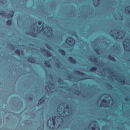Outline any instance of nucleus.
<instances>
[{
    "mask_svg": "<svg viewBox=\"0 0 130 130\" xmlns=\"http://www.w3.org/2000/svg\"><path fill=\"white\" fill-rule=\"evenodd\" d=\"M71 106H64V103L60 104L57 108V111L60 116H53L47 121V125L49 128H61L63 125V119L70 118L73 115V110Z\"/></svg>",
    "mask_w": 130,
    "mask_h": 130,
    "instance_id": "obj_1",
    "label": "nucleus"
},
{
    "mask_svg": "<svg viewBox=\"0 0 130 130\" xmlns=\"http://www.w3.org/2000/svg\"><path fill=\"white\" fill-rule=\"evenodd\" d=\"M32 32H30L29 34L34 37H36V34L39 33H43L45 36L48 37L49 38H52L53 34L52 33V29L50 27H46L44 28V24H42V21H38L32 25L31 26Z\"/></svg>",
    "mask_w": 130,
    "mask_h": 130,
    "instance_id": "obj_2",
    "label": "nucleus"
},
{
    "mask_svg": "<svg viewBox=\"0 0 130 130\" xmlns=\"http://www.w3.org/2000/svg\"><path fill=\"white\" fill-rule=\"evenodd\" d=\"M110 34H111L112 37H114V39H122L124 38L125 36L124 32L121 30L117 31V30L115 28L112 29Z\"/></svg>",
    "mask_w": 130,
    "mask_h": 130,
    "instance_id": "obj_3",
    "label": "nucleus"
},
{
    "mask_svg": "<svg viewBox=\"0 0 130 130\" xmlns=\"http://www.w3.org/2000/svg\"><path fill=\"white\" fill-rule=\"evenodd\" d=\"M85 130H100V127L98 126L97 121H93L86 126Z\"/></svg>",
    "mask_w": 130,
    "mask_h": 130,
    "instance_id": "obj_4",
    "label": "nucleus"
},
{
    "mask_svg": "<svg viewBox=\"0 0 130 130\" xmlns=\"http://www.w3.org/2000/svg\"><path fill=\"white\" fill-rule=\"evenodd\" d=\"M45 90L47 91L48 94L50 95L52 93H55V85L54 83H52V81L49 82V85L45 86Z\"/></svg>",
    "mask_w": 130,
    "mask_h": 130,
    "instance_id": "obj_5",
    "label": "nucleus"
},
{
    "mask_svg": "<svg viewBox=\"0 0 130 130\" xmlns=\"http://www.w3.org/2000/svg\"><path fill=\"white\" fill-rule=\"evenodd\" d=\"M123 45L125 51H130V39H126L123 41Z\"/></svg>",
    "mask_w": 130,
    "mask_h": 130,
    "instance_id": "obj_6",
    "label": "nucleus"
},
{
    "mask_svg": "<svg viewBox=\"0 0 130 130\" xmlns=\"http://www.w3.org/2000/svg\"><path fill=\"white\" fill-rule=\"evenodd\" d=\"M0 15H1V16H3V17H5L6 18H13V16H14V12H12V13H9L7 14L5 12L4 10H0Z\"/></svg>",
    "mask_w": 130,
    "mask_h": 130,
    "instance_id": "obj_7",
    "label": "nucleus"
},
{
    "mask_svg": "<svg viewBox=\"0 0 130 130\" xmlns=\"http://www.w3.org/2000/svg\"><path fill=\"white\" fill-rule=\"evenodd\" d=\"M66 43L68 44V45H70L71 46H73L76 43V41L75 40L71 38H68L66 41Z\"/></svg>",
    "mask_w": 130,
    "mask_h": 130,
    "instance_id": "obj_8",
    "label": "nucleus"
},
{
    "mask_svg": "<svg viewBox=\"0 0 130 130\" xmlns=\"http://www.w3.org/2000/svg\"><path fill=\"white\" fill-rule=\"evenodd\" d=\"M49 100V99L45 96H44L39 101L38 105H40V104H44V103H45L46 102H48Z\"/></svg>",
    "mask_w": 130,
    "mask_h": 130,
    "instance_id": "obj_9",
    "label": "nucleus"
},
{
    "mask_svg": "<svg viewBox=\"0 0 130 130\" xmlns=\"http://www.w3.org/2000/svg\"><path fill=\"white\" fill-rule=\"evenodd\" d=\"M41 52H43L44 53L45 56H48V57H50L51 56V54L50 53V51H48L47 49H41Z\"/></svg>",
    "mask_w": 130,
    "mask_h": 130,
    "instance_id": "obj_10",
    "label": "nucleus"
},
{
    "mask_svg": "<svg viewBox=\"0 0 130 130\" xmlns=\"http://www.w3.org/2000/svg\"><path fill=\"white\" fill-rule=\"evenodd\" d=\"M88 59L89 61H91V62L92 61L93 63H97V62H98V58L96 57H94V58L89 57Z\"/></svg>",
    "mask_w": 130,
    "mask_h": 130,
    "instance_id": "obj_11",
    "label": "nucleus"
},
{
    "mask_svg": "<svg viewBox=\"0 0 130 130\" xmlns=\"http://www.w3.org/2000/svg\"><path fill=\"white\" fill-rule=\"evenodd\" d=\"M101 0H92V4L94 7H99L100 6Z\"/></svg>",
    "mask_w": 130,
    "mask_h": 130,
    "instance_id": "obj_12",
    "label": "nucleus"
},
{
    "mask_svg": "<svg viewBox=\"0 0 130 130\" xmlns=\"http://www.w3.org/2000/svg\"><path fill=\"white\" fill-rule=\"evenodd\" d=\"M28 61L31 62V63H36V58L33 57H30L28 58Z\"/></svg>",
    "mask_w": 130,
    "mask_h": 130,
    "instance_id": "obj_13",
    "label": "nucleus"
},
{
    "mask_svg": "<svg viewBox=\"0 0 130 130\" xmlns=\"http://www.w3.org/2000/svg\"><path fill=\"white\" fill-rule=\"evenodd\" d=\"M69 60L71 62V63H73V64H77V61H76V60L73 59V57H69Z\"/></svg>",
    "mask_w": 130,
    "mask_h": 130,
    "instance_id": "obj_14",
    "label": "nucleus"
},
{
    "mask_svg": "<svg viewBox=\"0 0 130 130\" xmlns=\"http://www.w3.org/2000/svg\"><path fill=\"white\" fill-rule=\"evenodd\" d=\"M44 63L46 68H48L49 69H51V66H50V63H49V61H45Z\"/></svg>",
    "mask_w": 130,
    "mask_h": 130,
    "instance_id": "obj_15",
    "label": "nucleus"
},
{
    "mask_svg": "<svg viewBox=\"0 0 130 130\" xmlns=\"http://www.w3.org/2000/svg\"><path fill=\"white\" fill-rule=\"evenodd\" d=\"M108 58L110 60H111V61H113L114 62H116V59H115L114 57L111 56V55H109Z\"/></svg>",
    "mask_w": 130,
    "mask_h": 130,
    "instance_id": "obj_16",
    "label": "nucleus"
},
{
    "mask_svg": "<svg viewBox=\"0 0 130 130\" xmlns=\"http://www.w3.org/2000/svg\"><path fill=\"white\" fill-rule=\"evenodd\" d=\"M75 73H78V75H80L81 76H83V77H85L86 76V74L77 70L75 71Z\"/></svg>",
    "mask_w": 130,
    "mask_h": 130,
    "instance_id": "obj_17",
    "label": "nucleus"
},
{
    "mask_svg": "<svg viewBox=\"0 0 130 130\" xmlns=\"http://www.w3.org/2000/svg\"><path fill=\"white\" fill-rule=\"evenodd\" d=\"M89 71L90 72H96V71H97V67H92L91 68L89 69Z\"/></svg>",
    "mask_w": 130,
    "mask_h": 130,
    "instance_id": "obj_18",
    "label": "nucleus"
},
{
    "mask_svg": "<svg viewBox=\"0 0 130 130\" xmlns=\"http://www.w3.org/2000/svg\"><path fill=\"white\" fill-rule=\"evenodd\" d=\"M58 83L60 84V85H63V81L61 80V78H60V77L58 78Z\"/></svg>",
    "mask_w": 130,
    "mask_h": 130,
    "instance_id": "obj_19",
    "label": "nucleus"
},
{
    "mask_svg": "<svg viewBox=\"0 0 130 130\" xmlns=\"http://www.w3.org/2000/svg\"><path fill=\"white\" fill-rule=\"evenodd\" d=\"M125 12L126 13V14H130V6H128L125 8Z\"/></svg>",
    "mask_w": 130,
    "mask_h": 130,
    "instance_id": "obj_20",
    "label": "nucleus"
},
{
    "mask_svg": "<svg viewBox=\"0 0 130 130\" xmlns=\"http://www.w3.org/2000/svg\"><path fill=\"white\" fill-rule=\"evenodd\" d=\"M58 51L60 52V53L62 54V55H66V52L63 50L59 49Z\"/></svg>",
    "mask_w": 130,
    "mask_h": 130,
    "instance_id": "obj_21",
    "label": "nucleus"
},
{
    "mask_svg": "<svg viewBox=\"0 0 130 130\" xmlns=\"http://www.w3.org/2000/svg\"><path fill=\"white\" fill-rule=\"evenodd\" d=\"M119 80H120V84H121V85H125V80H123L121 79H119Z\"/></svg>",
    "mask_w": 130,
    "mask_h": 130,
    "instance_id": "obj_22",
    "label": "nucleus"
},
{
    "mask_svg": "<svg viewBox=\"0 0 130 130\" xmlns=\"http://www.w3.org/2000/svg\"><path fill=\"white\" fill-rule=\"evenodd\" d=\"M55 66L57 68H58V69H60V67L61 66V63H55Z\"/></svg>",
    "mask_w": 130,
    "mask_h": 130,
    "instance_id": "obj_23",
    "label": "nucleus"
},
{
    "mask_svg": "<svg viewBox=\"0 0 130 130\" xmlns=\"http://www.w3.org/2000/svg\"><path fill=\"white\" fill-rule=\"evenodd\" d=\"M7 25H8V26H11V25H12V20H11V19L8 20L7 22Z\"/></svg>",
    "mask_w": 130,
    "mask_h": 130,
    "instance_id": "obj_24",
    "label": "nucleus"
},
{
    "mask_svg": "<svg viewBox=\"0 0 130 130\" xmlns=\"http://www.w3.org/2000/svg\"><path fill=\"white\" fill-rule=\"evenodd\" d=\"M68 78L69 79V81H71V82L73 81V80H74V77L71 76H68Z\"/></svg>",
    "mask_w": 130,
    "mask_h": 130,
    "instance_id": "obj_25",
    "label": "nucleus"
},
{
    "mask_svg": "<svg viewBox=\"0 0 130 130\" xmlns=\"http://www.w3.org/2000/svg\"><path fill=\"white\" fill-rule=\"evenodd\" d=\"M15 52L16 54L18 55V56H20V55L21 54V51H20V50H17L16 51H15Z\"/></svg>",
    "mask_w": 130,
    "mask_h": 130,
    "instance_id": "obj_26",
    "label": "nucleus"
},
{
    "mask_svg": "<svg viewBox=\"0 0 130 130\" xmlns=\"http://www.w3.org/2000/svg\"><path fill=\"white\" fill-rule=\"evenodd\" d=\"M106 86L109 89H112V86L108 83L106 84Z\"/></svg>",
    "mask_w": 130,
    "mask_h": 130,
    "instance_id": "obj_27",
    "label": "nucleus"
},
{
    "mask_svg": "<svg viewBox=\"0 0 130 130\" xmlns=\"http://www.w3.org/2000/svg\"><path fill=\"white\" fill-rule=\"evenodd\" d=\"M94 51L98 54H100V52H99V50L98 49H94Z\"/></svg>",
    "mask_w": 130,
    "mask_h": 130,
    "instance_id": "obj_28",
    "label": "nucleus"
},
{
    "mask_svg": "<svg viewBox=\"0 0 130 130\" xmlns=\"http://www.w3.org/2000/svg\"><path fill=\"white\" fill-rule=\"evenodd\" d=\"M125 101H126V102H129V101H130V100H129V98H126L125 99Z\"/></svg>",
    "mask_w": 130,
    "mask_h": 130,
    "instance_id": "obj_29",
    "label": "nucleus"
},
{
    "mask_svg": "<svg viewBox=\"0 0 130 130\" xmlns=\"http://www.w3.org/2000/svg\"><path fill=\"white\" fill-rule=\"evenodd\" d=\"M76 94H77V95H81V91H79V90H77V91H76Z\"/></svg>",
    "mask_w": 130,
    "mask_h": 130,
    "instance_id": "obj_30",
    "label": "nucleus"
},
{
    "mask_svg": "<svg viewBox=\"0 0 130 130\" xmlns=\"http://www.w3.org/2000/svg\"><path fill=\"white\" fill-rule=\"evenodd\" d=\"M110 73H111L113 75H112V77H113L114 78H116V75L114 74H113V72H110Z\"/></svg>",
    "mask_w": 130,
    "mask_h": 130,
    "instance_id": "obj_31",
    "label": "nucleus"
},
{
    "mask_svg": "<svg viewBox=\"0 0 130 130\" xmlns=\"http://www.w3.org/2000/svg\"><path fill=\"white\" fill-rule=\"evenodd\" d=\"M102 102H103V103H106V102H107L106 100H105V99L103 100Z\"/></svg>",
    "mask_w": 130,
    "mask_h": 130,
    "instance_id": "obj_32",
    "label": "nucleus"
},
{
    "mask_svg": "<svg viewBox=\"0 0 130 130\" xmlns=\"http://www.w3.org/2000/svg\"><path fill=\"white\" fill-rule=\"evenodd\" d=\"M47 48H48V49H49L50 50H51V47L48 46H47Z\"/></svg>",
    "mask_w": 130,
    "mask_h": 130,
    "instance_id": "obj_33",
    "label": "nucleus"
},
{
    "mask_svg": "<svg viewBox=\"0 0 130 130\" xmlns=\"http://www.w3.org/2000/svg\"><path fill=\"white\" fill-rule=\"evenodd\" d=\"M29 100H30V101H32V100H33V98H29Z\"/></svg>",
    "mask_w": 130,
    "mask_h": 130,
    "instance_id": "obj_34",
    "label": "nucleus"
},
{
    "mask_svg": "<svg viewBox=\"0 0 130 130\" xmlns=\"http://www.w3.org/2000/svg\"><path fill=\"white\" fill-rule=\"evenodd\" d=\"M21 53L22 54H24V51H21Z\"/></svg>",
    "mask_w": 130,
    "mask_h": 130,
    "instance_id": "obj_35",
    "label": "nucleus"
},
{
    "mask_svg": "<svg viewBox=\"0 0 130 130\" xmlns=\"http://www.w3.org/2000/svg\"><path fill=\"white\" fill-rule=\"evenodd\" d=\"M101 106H103V104H102V103H101L100 104V107H101Z\"/></svg>",
    "mask_w": 130,
    "mask_h": 130,
    "instance_id": "obj_36",
    "label": "nucleus"
},
{
    "mask_svg": "<svg viewBox=\"0 0 130 130\" xmlns=\"http://www.w3.org/2000/svg\"><path fill=\"white\" fill-rule=\"evenodd\" d=\"M88 78H84V80H88Z\"/></svg>",
    "mask_w": 130,
    "mask_h": 130,
    "instance_id": "obj_37",
    "label": "nucleus"
},
{
    "mask_svg": "<svg viewBox=\"0 0 130 130\" xmlns=\"http://www.w3.org/2000/svg\"><path fill=\"white\" fill-rule=\"evenodd\" d=\"M2 4H6V3H3V2H1Z\"/></svg>",
    "mask_w": 130,
    "mask_h": 130,
    "instance_id": "obj_38",
    "label": "nucleus"
},
{
    "mask_svg": "<svg viewBox=\"0 0 130 130\" xmlns=\"http://www.w3.org/2000/svg\"><path fill=\"white\" fill-rule=\"evenodd\" d=\"M99 99L101 100L102 98H101V97H100V98H99Z\"/></svg>",
    "mask_w": 130,
    "mask_h": 130,
    "instance_id": "obj_39",
    "label": "nucleus"
},
{
    "mask_svg": "<svg viewBox=\"0 0 130 130\" xmlns=\"http://www.w3.org/2000/svg\"><path fill=\"white\" fill-rule=\"evenodd\" d=\"M128 26H129V28H130V23H129Z\"/></svg>",
    "mask_w": 130,
    "mask_h": 130,
    "instance_id": "obj_40",
    "label": "nucleus"
},
{
    "mask_svg": "<svg viewBox=\"0 0 130 130\" xmlns=\"http://www.w3.org/2000/svg\"><path fill=\"white\" fill-rule=\"evenodd\" d=\"M120 19H122V17L121 16Z\"/></svg>",
    "mask_w": 130,
    "mask_h": 130,
    "instance_id": "obj_41",
    "label": "nucleus"
}]
</instances>
